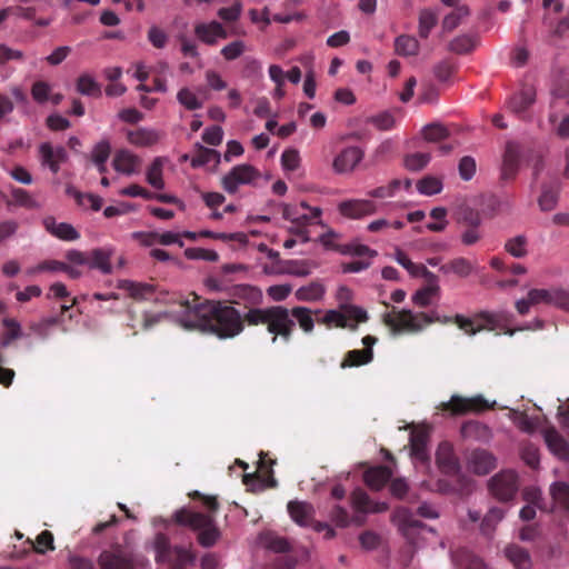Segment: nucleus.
<instances>
[{"label": "nucleus", "mask_w": 569, "mask_h": 569, "mask_svg": "<svg viewBox=\"0 0 569 569\" xmlns=\"http://www.w3.org/2000/svg\"><path fill=\"white\" fill-rule=\"evenodd\" d=\"M192 299L180 302L179 322L186 329H197L219 339H232L241 335L247 326L244 317L232 303L202 299L191 293Z\"/></svg>", "instance_id": "obj_1"}, {"label": "nucleus", "mask_w": 569, "mask_h": 569, "mask_svg": "<svg viewBox=\"0 0 569 569\" xmlns=\"http://www.w3.org/2000/svg\"><path fill=\"white\" fill-rule=\"evenodd\" d=\"M279 311L273 312L267 332L271 336L272 343L278 339L288 343L291 341L296 323L303 333L310 335L315 330V316L321 313L320 309L312 310L303 306H295L291 309L276 305Z\"/></svg>", "instance_id": "obj_2"}, {"label": "nucleus", "mask_w": 569, "mask_h": 569, "mask_svg": "<svg viewBox=\"0 0 569 569\" xmlns=\"http://www.w3.org/2000/svg\"><path fill=\"white\" fill-rule=\"evenodd\" d=\"M238 309L244 317L248 327L268 326L271 321L273 312L279 311L276 305L262 308V291L254 286L239 284L233 288L232 300L228 301Z\"/></svg>", "instance_id": "obj_3"}, {"label": "nucleus", "mask_w": 569, "mask_h": 569, "mask_svg": "<svg viewBox=\"0 0 569 569\" xmlns=\"http://www.w3.org/2000/svg\"><path fill=\"white\" fill-rule=\"evenodd\" d=\"M172 518L176 523L198 531V542L204 548L212 547L220 538V530L211 515L181 508L173 513Z\"/></svg>", "instance_id": "obj_4"}, {"label": "nucleus", "mask_w": 569, "mask_h": 569, "mask_svg": "<svg viewBox=\"0 0 569 569\" xmlns=\"http://www.w3.org/2000/svg\"><path fill=\"white\" fill-rule=\"evenodd\" d=\"M435 320L425 312L413 313L411 310H397L395 307L382 317V322L395 333H417Z\"/></svg>", "instance_id": "obj_5"}, {"label": "nucleus", "mask_w": 569, "mask_h": 569, "mask_svg": "<svg viewBox=\"0 0 569 569\" xmlns=\"http://www.w3.org/2000/svg\"><path fill=\"white\" fill-rule=\"evenodd\" d=\"M367 320L368 315L362 308L353 305L341 303L340 310H327L323 317L318 319V322L327 326L328 328L337 327L356 330L357 323L366 322Z\"/></svg>", "instance_id": "obj_6"}, {"label": "nucleus", "mask_w": 569, "mask_h": 569, "mask_svg": "<svg viewBox=\"0 0 569 569\" xmlns=\"http://www.w3.org/2000/svg\"><path fill=\"white\" fill-rule=\"evenodd\" d=\"M506 321H508V316L505 312L481 311L477 313L472 319L462 315H456L453 317V323H456L459 329L463 330L467 335L470 336H473L483 329H501Z\"/></svg>", "instance_id": "obj_7"}, {"label": "nucleus", "mask_w": 569, "mask_h": 569, "mask_svg": "<svg viewBox=\"0 0 569 569\" xmlns=\"http://www.w3.org/2000/svg\"><path fill=\"white\" fill-rule=\"evenodd\" d=\"M98 565L101 569H136L137 555L130 547L114 543L99 555Z\"/></svg>", "instance_id": "obj_8"}, {"label": "nucleus", "mask_w": 569, "mask_h": 569, "mask_svg": "<svg viewBox=\"0 0 569 569\" xmlns=\"http://www.w3.org/2000/svg\"><path fill=\"white\" fill-rule=\"evenodd\" d=\"M493 405H490L487 399L482 396L475 397H462L459 395H453L449 401L441 402L439 409L442 411H449L451 416H463L467 413H480L493 408Z\"/></svg>", "instance_id": "obj_9"}, {"label": "nucleus", "mask_w": 569, "mask_h": 569, "mask_svg": "<svg viewBox=\"0 0 569 569\" xmlns=\"http://www.w3.org/2000/svg\"><path fill=\"white\" fill-rule=\"evenodd\" d=\"M518 488V476L512 470L501 471L489 481L490 492L501 501L512 499L517 493Z\"/></svg>", "instance_id": "obj_10"}, {"label": "nucleus", "mask_w": 569, "mask_h": 569, "mask_svg": "<svg viewBox=\"0 0 569 569\" xmlns=\"http://www.w3.org/2000/svg\"><path fill=\"white\" fill-rule=\"evenodd\" d=\"M259 177V171L250 164L233 167L223 178L222 188L230 194L237 192L240 184H249Z\"/></svg>", "instance_id": "obj_11"}, {"label": "nucleus", "mask_w": 569, "mask_h": 569, "mask_svg": "<svg viewBox=\"0 0 569 569\" xmlns=\"http://www.w3.org/2000/svg\"><path fill=\"white\" fill-rule=\"evenodd\" d=\"M536 101V90L532 86L525 84L507 101L506 108L519 119H526L527 111Z\"/></svg>", "instance_id": "obj_12"}, {"label": "nucleus", "mask_w": 569, "mask_h": 569, "mask_svg": "<svg viewBox=\"0 0 569 569\" xmlns=\"http://www.w3.org/2000/svg\"><path fill=\"white\" fill-rule=\"evenodd\" d=\"M339 212L350 219H360L377 212V204L369 199H352L339 203Z\"/></svg>", "instance_id": "obj_13"}, {"label": "nucleus", "mask_w": 569, "mask_h": 569, "mask_svg": "<svg viewBox=\"0 0 569 569\" xmlns=\"http://www.w3.org/2000/svg\"><path fill=\"white\" fill-rule=\"evenodd\" d=\"M363 151L359 147H347L333 159L332 168L336 173H350L363 159Z\"/></svg>", "instance_id": "obj_14"}, {"label": "nucleus", "mask_w": 569, "mask_h": 569, "mask_svg": "<svg viewBox=\"0 0 569 569\" xmlns=\"http://www.w3.org/2000/svg\"><path fill=\"white\" fill-rule=\"evenodd\" d=\"M395 518L398 521L401 532L412 545L416 543L413 539L416 530L428 529L432 531L431 528H428L420 520L416 519L415 515L406 507L397 508Z\"/></svg>", "instance_id": "obj_15"}, {"label": "nucleus", "mask_w": 569, "mask_h": 569, "mask_svg": "<svg viewBox=\"0 0 569 569\" xmlns=\"http://www.w3.org/2000/svg\"><path fill=\"white\" fill-rule=\"evenodd\" d=\"M519 164L520 147L513 141H508L502 157L501 179L505 181L515 179L519 170Z\"/></svg>", "instance_id": "obj_16"}, {"label": "nucleus", "mask_w": 569, "mask_h": 569, "mask_svg": "<svg viewBox=\"0 0 569 569\" xmlns=\"http://www.w3.org/2000/svg\"><path fill=\"white\" fill-rule=\"evenodd\" d=\"M436 461L442 473L456 476L460 471V465L455 455L453 447L449 442H441L436 452Z\"/></svg>", "instance_id": "obj_17"}, {"label": "nucleus", "mask_w": 569, "mask_h": 569, "mask_svg": "<svg viewBox=\"0 0 569 569\" xmlns=\"http://www.w3.org/2000/svg\"><path fill=\"white\" fill-rule=\"evenodd\" d=\"M39 153L42 166L49 167L53 173H58L60 164L68 159V153L63 147L53 148L49 142L40 144Z\"/></svg>", "instance_id": "obj_18"}, {"label": "nucleus", "mask_w": 569, "mask_h": 569, "mask_svg": "<svg viewBox=\"0 0 569 569\" xmlns=\"http://www.w3.org/2000/svg\"><path fill=\"white\" fill-rule=\"evenodd\" d=\"M468 468L476 475H487L496 468V458L485 449H475L468 456Z\"/></svg>", "instance_id": "obj_19"}, {"label": "nucleus", "mask_w": 569, "mask_h": 569, "mask_svg": "<svg viewBox=\"0 0 569 569\" xmlns=\"http://www.w3.org/2000/svg\"><path fill=\"white\" fill-rule=\"evenodd\" d=\"M320 214L319 208L311 209L306 202H301L299 207L286 204L282 210V217L292 223L313 222Z\"/></svg>", "instance_id": "obj_20"}, {"label": "nucleus", "mask_w": 569, "mask_h": 569, "mask_svg": "<svg viewBox=\"0 0 569 569\" xmlns=\"http://www.w3.org/2000/svg\"><path fill=\"white\" fill-rule=\"evenodd\" d=\"M140 164L141 159L128 149L118 150L112 160L114 170L126 176L138 172Z\"/></svg>", "instance_id": "obj_21"}, {"label": "nucleus", "mask_w": 569, "mask_h": 569, "mask_svg": "<svg viewBox=\"0 0 569 569\" xmlns=\"http://www.w3.org/2000/svg\"><path fill=\"white\" fill-rule=\"evenodd\" d=\"M543 439L553 456L563 461L569 460V442L556 430V428H547L543 431Z\"/></svg>", "instance_id": "obj_22"}, {"label": "nucleus", "mask_w": 569, "mask_h": 569, "mask_svg": "<svg viewBox=\"0 0 569 569\" xmlns=\"http://www.w3.org/2000/svg\"><path fill=\"white\" fill-rule=\"evenodd\" d=\"M351 505L358 513L382 512L388 509L386 502H375L362 489H355L351 493Z\"/></svg>", "instance_id": "obj_23"}, {"label": "nucleus", "mask_w": 569, "mask_h": 569, "mask_svg": "<svg viewBox=\"0 0 569 569\" xmlns=\"http://www.w3.org/2000/svg\"><path fill=\"white\" fill-rule=\"evenodd\" d=\"M44 229L53 237L63 241H74L80 238V233L67 222H57L51 216L42 220Z\"/></svg>", "instance_id": "obj_24"}, {"label": "nucleus", "mask_w": 569, "mask_h": 569, "mask_svg": "<svg viewBox=\"0 0 569 569\" xmlns=\"http://www.w3.org/2000/svg\"><path fill=\"white\" fill-rule=\"evenodd\" d=\"M194 34L200 41L209 46L216 44L218 38L226 39L228 37L222 24L217 21L196 24Z\"/></svg>", "instance_id": "obj_25"}, {"label": "nucleus", "mask_w": 569, "mask_h": 569, "mask_svg": "<svg viewBox=\"0 0 569 569\" xmlns=\"http://www.w3.org/2000/svg\"><path fill=\"white\" fill-rule=\"evenodd\" d=\"M288 512L291 519L301 527H310L313 523L315 509L311 503L305 501H290Z\"/></svg>", "instance_id": "obj_26"}, {"label": "nucleus", "mask_w": 569, "mask_h": 569, "mask_svg": "<svg viewBox=\"0 0 569 569\" xmlns=\"http://www.w3.org/2000/svg\"><path fill=\"white\" fill-rule=\"evenodd\" d=\"M391 477L392 470L389 467L376 466L365 471L363 481L370 489L379 491Z\"/></svg>", "instance_id": "obj_27"}, {"label": "nucleus", "mask_w": 569, "mask_h": 569, "mask_svg": "<svg viewBox=\"0 0 569 569\" xmlns=\"http://www.w3.org/2000/svg\"><path fill=\"white\" fill-rule=\"evenodd\" d=\"M113 250L108 248H97L91 250L89 252V268L98 269L104 274H110L112 272V266L110 262Z\"/></svg>", "instance_id": "obj_28"}, {"label": "nucleus", "mask_w": 569, "mask_h": 569, "mask_svg": "<svg viewBox=\"0 0 569 569\" xmlns=\"http://www.w3.org/2000/svg\"><path fill=\"white\" fill-rule=\"evenodd\" d=\"M460 432L463 438L478 441H488L491 438L490 428L477 420L463 422L460 428Z\"/></svg>", "instance_id": "obj_29"}, {"label": "nucleus", "mask_w": 569, "mask_h": 569, "mask_svg": "<svg viewBox=\"0 0 569 569\" xmlns=\"http://www.w3.org/2000/svg\"><path fill=\"white\" fill-rule=\"evenodd\" d=\"M505 556L516 569H530L532 567L530 553L518 545L507 546Z\"/></svg>", "instance_id": "obj_30"}, {"label": "nucleus", "mask_w": 569, "mask_h": 569, "mask_svg": "<svg viewBox=\"0 0 569 569\" xmlns=\"http://www.w3.org/2000/svg\"><path fill=\"white\" fill-rule=\"evenodd\" d=\"M326 293L325 286L319 281H312L307 286H302L296 290L295 297L301 302L320 301Z\"/></svg>", "instance_id": "obj_31"}, {"label": "nucleus", "mask_w": 569, "mask_h": 569, "mask_svg": "<svg viewBox=\"0 0 569 569\" xmlns=\"http://www.w3.org/2000/svg\"><path fill=\"white\" fill-rule=\"evenodd\" d=\"M127 140L137 147H150L159 141V133L154 130L139 128L128 131Z\"/></svg>", "instance_id": "obj_32"}, {"label": "nucleus", "mask_w": 569, "mask_h": 569, "mask_svg": "<svg viewBox=\"0 0 569 569\" xmlns=\"http://www.w3.org/2000/svg\"><path fill=\"white\" fill-rule=\"evenodd\" d=\"M373 359L372 349H355L350 350L345 355L343 360L340 363V368L360 367L371 362Z\"/></svg>", "instance_id": "obj_33"}, {"label": "nucleus", "mask_w": 569, "mask_h": 569, "mask_svg": "<svg viewBox=\"0 0 569 569\" xmlns=\"http://www.w3.org/2000/svg\"><path fill=\"white\" fill-rule=\"evenodd\" d=\"M440 271L446 274L455 273L458 277L467 278L468 276H470L472 273L473 266L468 259H466L463 257H459V258H455V259L450 260L449 262L442 264L440 267Z\"/></svg>", "instance_id": "obj_34"}, {"label": "nucleus", "mask_w": 569, "mask_h": 569, "mask_svg": "<svg viewBox=\"0 0 569 569\" xmlns=\"http://www.w3.org/2000/svg\"><path fill=\"white\" fill-rule=\"evenodd\" d=\"M410 455L413 459L427 462L429 455L427 450V436L423 432H412L410 436Z\"/></svg>", "instance_id": "obj_35"}, {"label": "nucleus", "mask_w": 569, "mask_h": 569, "mask_svg": "<svg viewBox=\"0 0 569 569\" xmlns=\"http://www.w3.org/2000/svg\"><path fill=\"white\" fill-rule=\"evenodd\" d=\"M164 161L166 160L162 157L154 158L146 172L147 182L158 190H162L164 188V180L162 177Z\"/></svg>", "instance_id": "obj_36"}, {"label": "nucleus", "mask_w": 569, "mask_h": 569, "mask_svg": "<svg viewBox=\"0 0 569 569\" xmlns=\"http://www.w3.org/2000/svg\"><path fill=\"white\" fill-rule=\"evenodd\" d=\"M120 288L127 290L130 297L138 300L149 299L154 293V287L152 284L130 280L121 281Z\"/></svg>", "instance_id": "obj_37"}, {"label": "nucleus", "mask_w": 569, "mask_h": 569, "mask_svg": "<svg viewBox=\"0 0 569 569\" xmlns=\"http://www.w3.org/2000/svg\"><path fill=\"white\" fill-rule=\"evenodd\" d=\"M419 47L418 40L407 34L399 36L395 41L396 53L403 57L417 56Z\"/></svg>", "instance_id": "obj_38"}, {"label": "nucleus", "mask_w": 569, "mask_h": 569, "mask_svg": "<svg viewBox=\"0 0 569 569\" xmlns=\"http://www.w3.org/2000/svg\"><path fill=\"white\" fill-rule=\"evenodd\" d=\"M153 549L156 551L157 562H169L171 560L172 549L170 540L164 533L159 532L156 535L153 540Z\"/></svg>", "instance_id": "obj_39"}, {"label": "nucleus", "mask_w": 569, "mask_h": 569, "mask_svg": "<svg viewBox=\"0 0 569 569\" xmlns=\"http://www.w3.org/2000/svg\"><path fill=\"white\" fill-rule=\"evenodd\" d=\"M76 88L77 91L83 96H101L100 84L88 73H83L77 79Z\"/></svg>", "instance_id": "obj_40"}, {"label": "nucleus", "mask_w": 569, "mask_h": 569, "mask_svg": "<svg viewBox=\"0 0 569 569\" xmlns=\"http://www.w3.org/2000/svg\"><path fill=\"white\" fill-rule=\"evenodd\" d=\"M550 495L553 502L569 515V485L566 482H555L550 487Z\"/></svg>", "instance_id": "obj_41"}, {"label": "nucleus", "mask_w": 569, "mask_h": 569, "mask_svg": "<svg viewBox=\"0 0 569 569\" xmlns=\"http://www.w3.org/2000/svg\"><path fill=\"white\" fill-rule=\"evenodd\" d=\"M503 517H505V511L501 508H498V507L491 508L481 521V525H480L481 532L487 537H491L496 529L497 523L499 521H501Z\"/></svg>", "instance_id": "obj_42"}, {"label": "nucleus", "mask_w": 569, "mask_h": 569, "mask_svg": "<svg viewBox=\"0 0 569 569\" xmlns=\"http://www.w3.org/2000/svg\"><path fill=\"white\" fill-rule=\"evenodd\" d=\"M438 22V13L431 9H423L419 13V36L427 39Z\"/></svg>", "instance_id": "obj_43"}, {"label": "nucleus", "mask_w": 569, "mask_h": 569, "mask_svg": "<svg viewBox=\"0 0 569 569\" xmlns=\"http://www.w3.org/2000/svg\"><path fill=\"white\" fill-rule=\"evenodd\" d=\"M197 153L191 160L192 167H201L204 164H208L210 162L219 163L220 162V154L218 151L213 149H209L206 147H202L200 144H197Z\"/></svg>", "instance_id": "obj_44"}, {"label": "nucleus", "mask_w": 569, "mask_h": 569, "mask_svg": "<svg viewBox=\"0 0 569 569\" xmlns=\"http://www.w3.org/2000/svg\"><path fill=\"white\" fill-rule=\"evenodd\" d=\"M470 13L469 8L467 6H459L452 12L447 14L442 20V29L446 32H451L455 30L461 22V20L468 17Z\"/></svg>", "instance_id": "obj_45"}, {"label": "nucleus", "mask_w": 569, "mask_h": 569, "mask_svg": "<svg viewBox=\"0 0 569 569\" xmlns=\"http://www.w3.org/2000/svg\"><path fill=\"white\" fill-rule=\"evenodd\" d=\"M422 136L423 139L429 142H439L447 139L450 136V132L443 124L435 122L423 127Z\"/></svg>", "instance_id": "obj_46"}, {"label": "nucleus", "mask_w": 569, "mask_h": 569, "mask_svg": "<svg viewBox=\"0 0 569 569\" xmlns=\"http://www.w3.org/2000/svg\"><path fill=\"white\" fill-rule=\"evenodd\" d=\"M2 323L7 328V331L1 337V347L7 348L13 340L21 337V326L12 318H4Z\"/></svg>", "instance_id": "obj_47"}, {"label": "nucleus", "mask_w": 569, "mask_h": 569, "mask_svg": "<svg viewBox=\"0 0 569 569\" xmlns=\"http://www.w3.org/2000/svg\"><path fill=\"white\" fill-rule=\"evenodd\" d=\"M528 240L525 236H516L505 243L506 251L515 258H523L527 254Z\"/></svg>", "instance_id": "obj_48"}, {"label": "nucleus", "mask_w": 569, "mask_h": 569, "mask_svg": "<svg viewBox=\"0 0 569 569\" xmlns=\"http://www.w3.org/2000/svg\"><path fill=\"white\" fill-rule=\"evenodd\" d=\"M396 261L401 264L411 276L429 274L430 272L422 264L413 263L408 256L401 250L397 249L395 253Z\"/></svg>", "instance_id": "obj_49"}, {"label": "nucleus", "mask_w": 569, "mask_h": 569, "mask_svg": "<svg viewBox=\"0 0 569 569\" xmlns=\"http://www.w3.org/2000/svg\"><path fill=\"white\" fill-rule=\"evenodd\" d=\"M11 196L13 199V203L19 207H23L27 209H39L40 203L32 198L29 191L22 188H13L11 190Z\"/></svg>", "instance_id": "obj_50"}, {"label": "nucleus", "mask_w": 569, "mask_h": 569, "mask_svg": "<svg viewBox=\"0 0 569 569\" xmlns=\"http://www.w3.org/2000/svg\"><path fill=\"white\" fill-rule=\"evenodd\" d=\"M558 188L545 186L542 188L541 194L538 199L539 207L542 211L552 210L558 202Z\"/></svg>", "instance_id": "obj_51"}, {"label": "nucleus", "mask_w": 569, "mask_h": 569, "mask_svg": "<svg viewBox=\"0 0 569 569\" xmlns=\"http://www.w3.org/2000/svg\"><path fill=\"white\" fill-rule=\"evenodd\" d=\"M402 186V181L399 179L391 180L387 186L375 188L367 192L371 198L383 199L393 197Z\"/></svg>", "instance_id": "obj_52"}, {"label": "nucleus", "mask_w": 569, "mask_h": 569, "mask_svg": "<svg viewBox=\"0 0 569 569\" xmlns=\"http://www.w3.org/2000/svg\"><path fill=\"white\" fill-rule=\"evenodd\" d=\"M417 189L421 194L433 196L442 190V182L436 177H425L417 182Z\"/></svg>", "instance_id": "obj_53"}, {"label": "nucleus", "mask_w": 569, "mask_h": 569, "mask_svg": "<svg viewBox=\"0 0 569 569\" xmlns=\"http://www.w3.org/2000/svg\"><path fill=\"white\" fill-rule=\"evenodd\" d=\"M33 546V549L37 553L44 555L47 551L54 550V543H53V535L49 530L41 531L37 538L36 542L30 541Z\"/></svg>", "instance_id": "obj_54"}, {"label": "nucleus", "mask_w": 569, "mask_h": 569, "mask_svg": "<svg viewBox=\"0 0 569 569\" xmlns=\"http://www.w3.org/2000/svg\"><path fill=\"white\" fill-rule=\"evenodd\" d=\"M452 562L458 567H465L466 569L473 565L475 561H481L467 548H457L451 551Z\"/></svg>", "instance_id": "obj_55"}, {"label": "nucleus", "mask_w": 569, "mask_h": 569, "mask_svg": "<svg viewBox=\"0 0 569 569\" xmlns=\"http://www.w3.org/2000/svg\"><path fill=\"white\" fill-rule=\"evenodd\" d=\"M111 153V144L108 139H102L94 144L91 151V160L94 164L107 162Z\"/></svg>", "instance_id": "obj_56"}, {"label": "nucleus", "mask_w": 569, "mask_h": 569, "mask_svg": "<svg viewBox=\"0 0 569 569\" xmlns=\"http://www.w3.org/2000/svg\"><path fill=\"white\" fill-rule=\"evenodd\" d=\"M475 47L473 40L471 37L463 34L456 37L449 42V50L451 52L458 53V54H465L470 52Z\"/></svg>", "instance_id": "obj_57"}, {"label": "nucleus", "mask_w": 569, "mask_h": 569, "mask_svg": "<svg viewBox=\"0 0 569 569\" xmlns=\"http://www.w3.org/2000/svg\"><path fill=\"white\" fill-rule=\"evenodd\" d=\"M431 157L429 153L416 152L408 154L405 158V166L408 170L419 171L423 169L430 161Z\"/></svg>", "instance_id": "obj_58"}, {"label": "nucleus", "mask_w": 569, "mask_h": 569, "mask_svg": "<svg viewBox=\"0 0 569 569\" xmlns=\"http://www.w3.org/2000/svg\"><path fill=\"white\" fill-rule=\"evenodd\" d=\"M184 256L190 260H206L211 262L219 259V254L214 250L203 248H187Z\"/></svg>", "instance_id": "obj_59"}, {"label": "nucleus", "mask_w": 569, "mask_h": 569, "mask_svg": "<svg viewBox=\"0 0 569 569\" xmlns=\"http://www.w3.org/2000/svg\"><path fill=\"white\" fill-rule=\"evenodd\" d=\"M477 170L476 160L471 156H465L458 164L459 176L462 180L469 181L473 178Z\"/></svg>", "instance_id": "obj_60"}, {"label": "nucleus", "mask_w": 569, "mask_h": 569, "mask_svg": "<svg viewBox=\"0 0 569 569\" xmlns=\"http://www.w3.org/2000/svg\"><path fill=\"white\" fill-rule=\"evenodd\" d=\"M439 291V287L438 286H428L426 288H422L420 290H418L413 296H412V301L415 305L419 306V307H428L431 302V297L432 296H436Z\"/></svg>", "instance_id": "obj_61"}, {"label": "nucleus", "mask_w": 569, "mask_h": 569, "mask_svg": "<svg viewBox=\"0 0 569 569\" xmlns=\"http://www.w3.org/2000/svg\"><path fill=\"white\" fill-rule=\"evenodd\" d=\"M177 99L188 110H197L202 107V103L198 100L197 96L188 88L179 90Z\"/></svg>", "instance_id": "obj_62"}, {"label": "nucleus", "mask_w": 569, "mask_h": 569, "mask_svg": "<svg viewBox=\"0 0 569 569\" xmlns=\"http://www.w3.org/2000/svg\"><path fill=\"white\" fill-rule=\"evenodd\" d=\"M50 91H51L50 84L46 81L39 80L32 84L31 96L37 102L44 103L49 100Z\"/></svg>", "instance_id": "obj_63"}, {"label": "nucleus", "mask_w": 569, "mask_h": 569, "mask_svg": "<svg viewBox=\"0 0 569 569\" xmlns=\"http://www.w3.org/2000/svg\"><path fill=\"white\" fill-rule=\"evenodd\" d=\"M281 164L284 170L295 171L300 164V156L296 149H287L281 154Z\"/></svg>", "instance_id": "obj_64"}]
</instances>
